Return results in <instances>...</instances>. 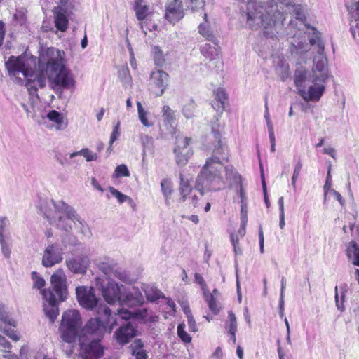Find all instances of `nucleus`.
<instances>
[{
  "label": "nucleus",
  "instance_id": "3",
  "mask_svg": "<svg viewBox=\"0 0 359 359\" xmlns=\"http://www.w3.org/2000/svg\"><path fill=\"white\" fill-rule=\"evenodd\" d=\"M51 290H43V311L50 323H54L59 315L58 302H63L67 296L66 277L62 270H58L50 277Z\"/></svg>",
  "mask_w": 359,
  "mask_h": 359
},
{
  "label": "nucleus",
  "instance_id": "10",
  "mask_svg": "<svg viewBox=\"0 0 359 359\" xmlns=\"http://www.w3.org/2000/svg\"><path fill=\"white\" fill-rule=\"evenodd\" d=\"M161 111L163 124L160 128V137L163 139H169L170 137H172L177 131L175 111L167 105L162 107Z\"/></svg>",
  "mask_w": 359,
  "mask_h": 359
},
{
  "label": "nucleus",
  "instance_id": "23",
  "mask_svg": "<svg viewBox=\"0 0 359 359\" xmlns=\"http://www.w3.org/2000/svg\"><path fill=\"white\" fill-rule=\"evenodd\" d=\"M9 224L8 219L5 217H0V245L1 251L5 257L8 258L11 254V250L8 241L5 239L4 233Z\"/></svg>",
  "mask_w": 359,
  "mask_h": 359
},
{
  "label": "nucleus",
  "instance_id": "33",
  "mask_svg": "<svg viewBox=\"0 0 359 359\" xmlns=\"http://www.w3.org/2000/svg\"><path fill=\"white\" fill-rule=\"evenodd\" d=\"M109 191L113 196L117 198L119 203L128 202L133 208L135 206L134 201L130 196L122 194L114 187H109Z\"/></svg>",
  "mask_w": 359,
  "mask_h": 359
},
{
  "label": "nucleus",
  "instance_id": "55",
  "mask_svg": "<svg viewBox=\"0 0 359 359\" xmlns=\"http://www.w3.org/2000/svg\"><path fill=\"white\" fill-rule=\"evenodd\" d=\"M143 346H144V344L141 339H135V341L133 342V344L130 346L131 350H132V353H135L139 350H142V348H143Z\"/></svg>",
  "mask_w": 359,
  "mask_h": 359
},
{
  "label": "nucleus",
  "instance_id": "32",
  "mask_svg": "<svg viewBox=\"0 0 359 359\" xmlns=\"http://www.w3.org/2000/svg\"><path fill=\"white\" fill-rule=\"evenodd\" d=\"M226 172V180L229 181V183L231 184H236V183H241V175L233 169V167L232 165H227L225 166L224 165V168L222 170Z\"/></svg>",
  "mask_w": 359,
  "mask_h": 359
},
{
  "label": "nucleus",
  "instance_id": "47",
  "mask_svg": "<svg viewBox=\"0 0 359 359\" xmlns=\"http://www.w3.org/2000/svg\"><path fill=\"white\" fill-rule=\"evenodd\" d=\"M130 175V172L126 165L122 164L118 165L114 171V176L116 177H128Z\"/></svg>",
  "mask_w": 359,
  "mask_h": 359
},
{
  "label": "nucleus",
  "instance_id": "15",
  "mask_svg": "<svg viewBox=\"0 0 359 359\" xmlns=\"http://www.w3.org/2000/svg\"><path fill=\"white\" fill-rule=\"evenodd\" d=\"M144 298L138 288L132 287L128 290L123 288L119 304L122 306L133 307L142 305Z\"/></svg>",
  "mask_w": 359,
  "mask_h": 359
},
{
  "label": "nucleus",
  "instance_id": "57",
  "mask_svg": "<svg viewBox=\"0 0 359 359\" xmlns=\"http://www.w3.org/2000/svg\"><path fill=\"white\" fill-rule=\"evenodd\" d=\"M11 348V343L4 337L0 335V351L4 352Z\"/></svg>",
  "mask_w": 359,
  "mask_h": 359
},
{
  "label": "nucleus",
  "instance_id": "29",
  "mask_svg": "<svg viewBox=\"0 0 359 359\" xmlns=\"http://www.w3.org/2000/svg\"><path fill=\"white\" fill-rule=\"evenodd\" d=\"M227 99L225 90L223 88H218L215 94L216 101L212 104V107L217 111L223 112L224 110V102Z\"/></svg>",
  "mask_w": 359,
  "mask_h": 359
},
{
  "label": "nucleus",
  "instance_id": "8",
  "mask_svg": "<svg viewBox=\"0 0 359 359\" xmlns=\"http://www.w3.org/2000/svg\"><path fill=\"white\" fill-rule=\"evenodd\" d=\"M89 342L86 341V338L79 337L80 356L83 359H99L103 355L104 350L100 344L101 339H89Z\"/></svg>",
  "mask_w": 359,
  "mask_h": 359
},
{
  "label": "nucleus",
  "instance_id": "7",
  "mask_svg": "<svg viewBox=\"0 0 359 359\" xmlns=\"http://www.w3.org/2000/svg\"><path fill=\"white\" fill-rule=\"evenodd\" d=\"M107 283L105 285L101 281V278H96V286L102 292V295L104 300L109 304H114L116 302L119 303L123 285L119 286L114 280L109 278L107 280Z\"/></svg>",
  "mask_w": 359,
  "mask_h": 359
},
{
  "label": "nucleus",
  "instance_id": "14",
  "mask_svg": "<svg viewBox=\"0 0 359 359\" xmlns=\"http://www.w3.org/2000/svg\"><path fill=\"white\" fill-rule=\"evenodd\" d=\"M314 74L304 67H298L294 74V82L298 93L305 94V88L309 83L316 84L318 81H313Z\"/></svg>",
  "mask_w": 359,
  "mask_h": 359
},
{
  "label": "nucleus",
  "instance_id": "46",
  "mask_svg": "<svg viewBox=\"0 0 359 359\" xmlns=\"http://www.w3.org/2000/svg\"><path fill=\"white\" fill-rule=\"evenodd\" d=\"M180 186L179 191H192V187L189 183V181L187 179H184L182 174H180Z\"/></svg>",
  "mask_w": 359,
  "mask_h": 359
},
{
  "label": "nucleus",
  "instance_id": "30",
  "mask_svg": "<svg viewBox=\"0 0 359 359\" xmlns=\"http://www.w3.org/2000/svg\"><path fill=\"white\" fill-rule=\"evenodd\" d=\"M203 292V297L208 304L210 310L213 314H218L220 311V307L219 303L216 301L217 297H215L214 294H210L208 289Z\"/></svg>",
  "mask_w": 359,
  "mask_h": 359
},
{
  "label": "nucleus",
  "instance_id": "18",
  "mask_svg": "<svg viewBox=\"0 0 359 359\" xmlns=\"http://www.w3.org/2000/svg\"><path fill=\"white\" fill-rule=\"evenodd\" d=\"M90 264L87 255L76 256L66 260V265L69 271L76 274L86 273Z\"/></svg>",
  "mask_w": 359,
  "mask_h": 359
},
{
  "label": "nucleus",
  "instance_id": "50",
  "mask_svg": "<svg viewBox=\"0 0 359 359\" xmlns=\"http://www.w3.org/2000/svg\"><path fill=\"white\" fill-rule=\"evenodd\" d=\"M0 320L6 325H8L13 326L14 327L16 326L15 321L13 319L10 318V317L8 316L7 313L6 311H2L1 309H0Z\"/></svg>",
  "mask_w": 359,
  "mask_h": 359
},
{
  "label": "nucleus",
  "instance_id": "59",
  "mask_svg": "<svg viewBox=\"0 0 359 359\" xmlns=\"http://www.w3.org/2000/svg\"><path fill=\"white\" fill-rule=\"evenodd\" d=\"M337 286L335 287V295H334V299H335V303H336V306L337 307V309L339 310H340L341 311H343L344 309V295H341V301L339 302V294H338V292H337Z\"/></svg>",
  "mask_w": 359,
  "mask_h": 359
},
{
  "label": "nucleus",
  "instance_id": "16",
  "mask_svg": "<svg viewBox=\"0 0 359 359\" xmlns=\"http://www.w3.org/2000/svg\"><path fill=\"white\" fill-rule=\"evenodd\" d=\"M137 334V326L131 322H127L114 332V337L123 346L128 344Z\"/></svg>",
  "mask_w": 359,
  "mask_h": 359
},
{
  "label": "nucleus",
  "instance_id": "20",
  "mask_svg": "<svg viewBox=\"0 0 359 359\" xmlns=\"http://www.w3.org/2000/svg\"><path fill=\"white\" fill-rule=\"evenodd\" d=\"M168 74L163 70L154 71L151 74V82L158 90L154 92L156 96H161L168 84Z\"/></svg>",
  "mask_w": 359,
  "mask_h": 359
},
{
  "label": "nucleus",
  "instance_id": "48",
  "mask_svg": "<svg viewBox=\"0 0 359 359\" xmlns=\"http://www.w3.org/2000/svg\"><path fill=\"white\" fill-rule=\"evenodd\" d=\"M57 227L66 232H69L72 230V226L67 222V221L62 216L58 217L57 222Z\"/></svg>",
  "mask_w": 359,
  "mask_h": 359
},
{
  "label": "nucleus",
  "instance_id": "61",
  "mask_svg": "<svg viewBox=\"0 0 359 359\" xmlns=\"http://www.w3.org/2000/svg\"><path fill=\"white\" fill-rule=\"evenodd\" d=\"M189 329L191 332L197 331V326L193 315L187 316Z\"/></svg>",
  "mask_w": 359,
  "mask_h": 359
},
{
  "label": "nucleus",
  "instance_id": "2",
  "mask_svg": "<svg viewBox=\"0 0 359 359\" xmlns=\"http://www.w3.org/2000/svg\"><path fill=\"white\" fill-rule=\"evenodd\" d=\"M212 133L215 140L212 156L207 158L196 180L195 189L201 196L207 191H217L225 187L222 170L224 164L229 161L230 154L227 146L222 143L220 133L213 128Z\"/></svg>",
  "mask_w": 359,
  "mask_h": 359
},
{
  "label": "nucleus",
  "instance_id": "38",
  "mask_svg": "<svg viewBox=\"0 0 359 359\" xmlns=\"http://www.w3.org/2000/svg\"><path fill=\"white\" fill-rule=\"evenodd\" d=\"M138 117L144 126L150 127L153 124L149 122L147 118V111L144 109L142 104L140 102H137Z\"/></svg>",
  "mask_w": 359,
  "mask_h": 359
},
{
  "label": "nucleus",
  "instance_id": "19",
  "mask_svg": "<svg viewBox=\"0 0 359 359\" xmlns=\"http://www.w3.org/2000/svg\"><path fill=\"white\" fill-rule=\"evenodd\" d=\"M50 202L54 205L56 211L65 213L68 219L72 221L74 224L78 222L81 226V228L84 227L86 222L81 218L72 206L63 201H60L57 203H55L53 200H51Z\"/></svg>",
  "mask_w": 359,
  "mask_h": 359
},
{
  "label": "nucleus",
  "instance_id": "27",
  "mask_svg": "<svg viewBox=\"0 0 359 359\" xmlns=\"http://www.w3.org/2000/svg\"><path fill=\"white\" fill-rule=\"evenodd\" d=\"M47 118L52 122L56 123L57 130H64L67 126L65 121L63 114L56 110H51L47 114Z\"/></svg>",
  "mask_w": 359,
  "mask_h": 359
},
{
  "label": "nucleus",
  "instance_id": "64",
  "mask_svg": "<svg viewBox=\"0 0 359 359\" xmlns=\"http://www.w3.org/2000/svg\"><path fill=\"white\" fill-rule=\"evenodd\" d=\"M132 354L135 356L136 359H147L148 358L146 351L144 350H139L135 353Z\"/></svg>",
  "mask_w": 359,
  "mask_h": 359
},
{
  "label": "nucleus",
  "instance_id": "5",
  "mask_svg": "<svg viewBox=\"0 0 359 359\" xmlns=\"http://www.w3.org/2000/svg\"><path fill=\"white\" fill-rule=\"evenodd\" d=\"M313 30L312 34L309 38L311 45H316L317 55L313 58V65L312 67V74H314L313 81H318L320 83H325L328 78L327 60L324 55L325 44L320 38V33L313 27H311Z\"/></svg>",
  "mask_w": 359,
  "mask_h": 359
},
{
  "label": "nucleus",
  "instance_id": "63",
  "mask_svg": "<svg viewBox=\"0 0 359 359\" xmlns=\"http://www.w3.org/2000/svg\"><path fill=\"white\" fill-rule=\"evenodd\" d=\"M3 353V357L6 359H19L18 356L15 353H12L10 349L6 350Z\"/></svg>",
  "mask_w": 359,
  "mask_h": 359
},
{
  "label": "nucleus",
  "instance_id": "24",
  "mask_svg": "<svg viewBox=\"0 0 359 359\" xmlns=\"http://www.w3.org/2000/svg\"><path fill=\"white\" fill-rule=\"evenodd\" d=\"M161 190L165 199V204L170 205L171 196L174 191L173 184L170 178H163L161 182Z\"/></svg>",
  "mask_w": 359,
  "mask_h": 359
},
{
  "label": "nucleus",
  "instance_id": "13",
  "mask_svg": "<svg viewBox=\"0 0 359 359\" xmlns=\"http://www.w3.org/2000/svg\"><path fill=\"white\" fill-rule=\"evenodd\" d=\"M10 79L15 83L22 86V54L17 57L11 55L5 62Z\"/></svg>",
  "mask_w": 359,
  "mask_h": 359
},
{
  "label": "nucleus",
  "instance_id": "22",
  "mask_svg": "<svg viewBox=\"0 0 359 359\" xmlns=\"http://www.w3.org/2000/svg\"><path fill=\"white\" fill-rule=\"evenodd\" d=\"M53 12L55 15V27L61 32L66 31L69 23V20L67 17V10L62 6H57L55 8Z\"/></svg>",
  "mask_w": 359,
  "mask_h": 359
},
{
  "label": "nucleus",
  "instance_id": "43",
  "mask_svg": "<svg viewBox=\"0 0 359 359\" xmlns=\"http://www.w3.org/2000/svg\"><path fill=\"white\" fill-rule=\"evenodd\" d=\"M185 325L181 323L177 326V334L181 340L184 343H189L191 341L190 335L184 330Z\"/></svg>",
  "mask_w": 359,
  "mask_h": 359
},
{
  "label": "nucleus",
  "instance_id": "4",
  "mask_svg": "<svg viewBox=\"0 0 359 359\" xmlns=\"http://www.w3.org/2000/svg\"><path fill=\"white\" fill-rule=\"evenodd\" d=\"M97 316L90 318L82 330L85 338L102 339L106 332V327L109 325L111 330L117 325V320L112 316L111 310L105 304H100L97 308Z\"/></svg>",
  "mask_w": 359,
  "mask_h": 359
},
{
  "label": "nucleus",
  "instance_id": "52",
  "mask_svg": "<svg viewBox=\"0 0 359 359\" xmlns=\"http://www.w3.org/2000/svg\"><path fill=\"white\" fill-rule=\"evenodd\" d=\"M241 204V221H242V224L244 226L248 223V205L247 203Z\"/></svg>",
  "mask_w": 359,
  "mask_h": 359
},
{
  "label": "nucleus",
  "instance_id": "34",
  "mask_svg": "<svg viewBox=\"0 0 359 359\" xmlns=\"http://www.w3.org/2000/svg\"><path fill=\"white\" fill-rule=\"evenodd\" d=\"M133 10L135 12L137 19L140 22L146 20L145 23L147 24V20H148L151 14L149 11V6H133Z\"/></svg>",
  "mask_w": 359,
  "mask_h": 359
},
{
  "label": "nucleus",
  "instance_id": "37",
  "mask_svg": "<svg viewBox=\"0 0 359 359\" xmlns=\"http://www.w3.org/2000/svg\"><path fill=\"white\" fill-rule=\"evenodd\" d=\"M153 55H154V60L155 65L158 67H163L165 59L163 55V51L161 50L159 46H155L153 48Z\"/></svg>",
  "mask_w": 359,
  "mask_h": 359
},
{
  "label": "nucleus",
  "instance_id": "26",
  "mask_svg": "<svg viewBox=\"0 0 359 359\" xmlns=\"http://www.w3.org/2000/svg\"><path fill=\"white\" fill-rule=\"evenodd\" d=\"M116 262L110 258L106 257L102 260L97 262V266L104 275L111 278L113 270L116 267Z\"/></svg>",
  "mask_w": 359,
  "mask_h": 359
},
{
  "label": "nucleus",
  "instance_id": "56",
  "mask_svg": "<svg viewBox=\"0 0 359 359\" xmlns=\"http://www.w3.org/2000/svg\"><path fill=\"white\" fill-rule=\"evenodd\" d=\"M0 330H1V332H2L6 335H7L9 338L13 339V341H16L20 339L19 337L17 336L15 331H14L13 330L6 329V328L3 329V328L0 327Z\"/></svg>",
  "mask_w": 359,
  "mask_h": 359
},
{
  "label": "nucleus",
  "instance_id": "53",
  "mask_svg": "<svg viewBox=\"0 0 359 359\" xmlns=\"http://www.w3.org/2000/svg\"><path fill=\"white\" fill-rule=\"evenodd\" d=\"M264 118H265L266 121L268 131H269V135L274 134L273 127L272 123H271V121L270 120V116H269V109H268V105H267V102H266L265 103Z\"/></svg>",
  "mask_w": 359,
  "mask_h": 359
},
{
  "label": "nucleus",
  "instance_id": "6",
  "mask_svg": "<svg viewBox=\"0 0 359 359\" xmlns=\"http://www.w3.org/2000/svg\"><path fill=\"white\" fill-rule=\"evenodd\" d=\"M81 324V318L79 311L69 309L65 311L59 326L62 341L67 343L74 342L78 337Z\"/></svg>",
  "mask_w": 359,
  "mask_h": 359
},
{
  "label": "nucleus",
  "instance_id": "39",
  "mask_svg": "<svg viewBox=\"0 0 359 359\" xmlns=\"http://www.w3.org/2000/svg\"><path fill=\"white\" fill-rule=\"evenodd\" d=\"M198 32L207 40L215 43V36L208 25L201 23L198 26Z\"/></svg>",
  "mask_w": 359,
  "mask_h": 359
},
{
  "label": "nucleus",
  "instance_id": "17",
  "mask_svg": "<svg viewBox=\"0 0 359 359\" xmlns=\"http://www.w3.org/2000/svg\"><path fill=\"white\" fill-rule=\"evenodd\" d=\"M184 16L182 3L180 0H170L165 6V18L172 24Z\"/></svg>",
  "mask_w": 359,
  "mask_h": 359
},
{
  "label": "nucleus",
  "instance_id": "1",
  "mask_svg": "<svg viewBox=\"0 0 359 359\" xmlns=\"http://www.w3.org/2000/svg\"><path fill=\"white\" fill-rule=\"evenodd\" d=\"M64 56V51L51 47L40 55L37 62L36 57H29L27 50L24 51V86L31 95H36L39 88L46 86V77L55 86L53 88L74 87L75 81L65 66Z\"/></svg>",
  "mask_w": 359,
  "mask_h": 359
},
{
  "label": "nucleus",
  "instance_id": "41",
  "mask_svg": "<svg viewBox=\"0 0 359 359\" xmlns=\"http://www.w3.org/2000/svg\"><path fill=\"white\" fill-rule=\"evenodd\" d=\"M112 316L114 318H116L117 320L118 318L127 320L133 318V312L129 311L127 309H118L116 312L112 313Z\"/></svg>",
  "mask_w": 359,
  "mask_h": 359
},
{
  "label": "nucleus",
  "instance_id": "51",
  "mask_svg": "<svg viewBox=\"0 0 359 359\" xmlns=\"http://www.w3.org/2000/svg\"><path fill=\"white\" fill-rule=\"evenodd\" d=\"M330 171H331V167L330 166L329 168H328V170H327L325 183L324 187H323L325 199L326 198L327 192L330 191V190L332 189H331V187H332V177H331Z\"/></svg>",
  "mask_w": 359,
  "mask_h": 359
},
{
  "label": "nucleus",
  "instance_id": "25",
  "mask_svg": "<svg viewBox=\"0 0 359 359\" xmlns=\"http://www.w3.org/2000/svg\"><path fill=\"white\" fill-rule=\"evenodd\" d=\"M346 255L354 266L359 267V245L355 241H351L348 243Z\"/></svg>",
  "mask_w": 359,
  "mask_h": 359
},
{
  "label": "nucleus",
  "instance_id": "31",
  "mask_svg": "<svg viewBox=\"0 0 359 359\" xmlns=\"http://www.w3.org/2000/svg\"><path fill=\"white\" fill-rule=\"evenodd\" d=\"M147 299L150 302H155L161 297L163 294L161 291L154 286L147 285L143 288Z\"/></svg>",
  "mask_w": 359,
  "mask_h": 359
},
{
  "label": "nucleus",
  "instance_id": "49",
  "mask_svg": "<svg viewBox=\"0 0 359 359\" xmlns=\"http://www.w3.org/2000/svg\"><path fill=\"white\" fill-rule=\"evenodd\" d=\"M229 331H237V322L235 314L232 311H229Z\"/></svg>",
  "mask_w": 359,
  "mask_h": 359
},
{
  "label": "nucleus",
  "instance_id": "28",
  "mask_svg": "<svg viewBox=\"0 0 359 359\" xmlns=\"http://www.w3.org/2000/svg\"><path fill=\"white\" fill-rule=\"evenodd\" d=\"M201 54L207 59L212 60H219V50L215 46H212L209 43H205L201 47Z\"/></svg>",
  "mask_w": 359,
  "mask_h": 359
},
{
  "label": "nucleus",
  "instance_id": "36",
  "mask_svg": "<svg viewBox=\"0 0 359 359\" xmlns=\"http://www.w3.org/2000/svg\"><path fill=\"white\" fill-rule=\"evenodd\" d=\"M112 276L124 283H128L130 281L128 273L119 267L117 264L113 270Z\"/></svg>",
  "mask_w": 359,
  "mask_h": 359
},
{
  "label": "nucleus",
  "instance_id": "11",
  "mask_svg": "<svg viewBox=\"0 0 359 359\" xmlns=\"http://www.w3.org/2000/svg\"><path fill=\"white\" fill-rule=\"evenodd\" d=\"M76 297L80 305L87 310H93L100 304H98V299L96 297L93 288L88 289L86 287L80 286L76 288Z\"/></svg>",
  "mask_w": 359,
  "mask_h": 359
},
{
  "label": "nucleus",
  "instance_id": "35",
  "mask_svg": "<svg viewBox=\"0 0 359 359\" xmlns=\"http://www.w3.org/2000/svg\"><path fill=\"white\" fill-rule=\"evenodd\" d=\"M78 155L83 156L84 158H86V161H88V162L95 161L97 158V154L93 153V151H91L88 148H85V149L80 150L79 151L74 152V153L71 154L70 158H74Z\"/></svg>",
  "mask_w": 359,
  "mask_h": 359
},
{
  "label": "nucleus",
  "instance_id": "9",
  "mask_svg": "<svg viewBox=\"0 0 359 359\" xmlns=\"http://www.w3.org/2000/svg\"><path fill=\"white\" fill-rule=\"evenodd\" d=\"M191 139L180 135L176 136V147L174 149L176 163L180 166L185 165L192 156L193 152L190 147Z\"/></svg>",
  "mask_w": 359,
  "mask_h": 359
},
{
  "label": "nucleus",
  "instance_id": "54",
  "mask_svg": "<svg viewBox=\"0 0 359 359\" xmlns=\"http://www.w3.org/2000/svg\"><path fill=\"white\" fill-rule=\"evenodd\" d=\"M147 317V309H137L133 311V318L140 319V320H145Z\"/></svg>",
  "mask_w": 359,
  "mask_h": 359
},
{
  "label": "nucleus",
  "instance_id": "44",
  "mask_svg": "<svg viewBox=\"0 0 359 359\" xmlns=\"http://www.w3.org/2000/svg\"><path fill=\"white\" fill-rule=\"evenodd\" d=\"M120 134V121H118L113 128V131L111 134L109 140V147L107 149V151L111 150V147L112 146L113 143L119 137Z\"/></svg>",
  "mask_w": 359,
  "mask_h": 359
},
{
  "label": "nucleus",
  "instance_id": "62",
  "mask_svg": "<svg viewBox=\"0 0 359 359\" xmlns=\"http://www.w3.org/2000/svg\"><path fill=\"white\" fill-rule=\"evenodd\" d=\"M330 192L334 195L335 198L339 201L341 206L344 205L345 201L342 198L341 195L338 191H337L334 189H331Z\"/></svg>",
  "mask_w": 359,
  "mask_h": 359
},
{
  "label": "nucleus",
  "instance_id": "42",
  "mask_svg": "<svg viewBox=\"0 0 359 359\" xmlns=\"http://www.w3.org/2000/svg\"><path fill=\"white\" fill-rule=\"evenodd\" d=\"M302 168V163L301 159L299 158L297 164L295 165L293 175L292 177V181H291V184L294 191L296 190V188H297V185H296L297 180L300 175Z\"/></svg>",
  "mask_w": 359,
  "mask_h": 359
},
{
  "label": "nucleus",
  "instance_id": "60",
  "mask_svg": "<svg viewBox=\"0 0 359 359\" xmlns=\"http://www.w3.org/2000/svg\"><path fill=\"white\" fill-rule=\"evenodd\" d=\"M231 241L233 246V250L236 254H241V250L238 247V238L237 236H235L234 234L231 235Z\"/></svg>",
  "mask_w": 359,
  "mask_h": 359
},
{
  "label": "nucleus",
  "instance_id": "12",
  "mask_svg": "<svg viewBox=\"0 0 359 359\" xmlns=\"http://www.w3.org/2000/svg\"><path fill=\"white\" fill-rule=\"evenodd\" d=\"M63 254V249L60 243L49 244L44 250L42 264L45 267H51L62 262Z\"/></svg>",
  "mask_w": 359,
  "mask_h": 359
},
{
  "label": "nucleus",
  "instance_id": "40",
  "mask_svg": "<svg viewBox=\"0 0 359 359\" xmlns=\"http://www.w3.org/2000/svg\"><path fill=\"white\" fill-rule=\"evenodd\" d=\"M196 104L192 100L185 104L182 108V114L187 118H190L194 116Z\"/></svg>",
  "mask_w": 359,
  "mask_h": 359
},
{
  "label": "nucleus",
  "instance_id": "58",
  "mask_svg": "<svg viewBox=\"0 0 359 359\" xmlns=\"http://www.w3.org/2000/svg\"><path fill=\"white\" fill-rule=\"evenodd\" d=\"M194 278L195 282L201 285L203 292L208 290L207 285L201 274L196 273L194 275Z\"/></svg>",
  "mask_w": 359,
  "mask_h": 359
},
{
  "label": "nucleus",
  "instance_id": "45",
  "mask_svg": "<svg viewBox=\"0 0 359 359\" xmlns=\"http://www.w3.org/2000/svg\"><path fill=\"white\" fill-rule=\"evenodd\" d=\"M32 279L35 288L41 289L45 285L44 279L36 271L32 272Z\"/></svg>",
  "mask_w": 359,
  "mask_h": 359
},
{
  "label": "nucleus",
  "instance_id": "21",
  "mask_svg": "<svg viewBox=\"0 0 359 359\" xmlns=\"http://www.w3.org/2000/svg\"><path fill=\"white\" fill-rule=\"evenodd\" d=\"M324 83H325L317 82L316 84L310 86L307 91L305 90V94L299 93V95L306 102L318 101L325 89Z\"/></svg>",
  "mask_w": 359,
  "mask_h": 359
}]
</instances>
